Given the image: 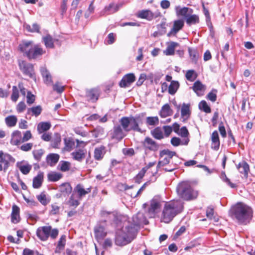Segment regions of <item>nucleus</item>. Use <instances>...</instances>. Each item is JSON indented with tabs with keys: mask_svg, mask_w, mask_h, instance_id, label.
<instances>
[{
	"mask_svg": "<svg viewBox=\"0 0 255 255\" xmlns=\"http://www.w3.org/2000/svg\"><path fill=\"white\" fill-rule=\"evenodd\" d=\"M100 95V90L99 88H94L87 89L85 93V97L88 102H96Z\"/></svg>",
	"mask_w": 255,
	"mask_h": 255,
	"instance_id": "1a4fd4ad",
	"label": "nucleus"
},
{
	"mask_svg": "<svg viewBox=\"0 0 255 255\" xmlns=\"http://www.w3.org/2000/svg\"><path fill=\"white\" fill-rule=\"evenodd\" d=\"M60 156L57 153H49L46 157V162L50 166H54L59 161Z\"/></svg>",
	"mask_w": 255,
	"mask_h": 255,
	"instance_id": "5701e85b",
	"label": "nucleus"
},
{
	"mask_svg": "<svg viewBox=\"0 0 255 255\" xmlns=\"http://www.w3.org/2000/svg\"><path fill=\"white\" fill-rule=\"evenodd\" d=\"M19 97V91L16 86L12 87V92L11 96V99L13 102H16Z\"/></svg>",
	"mask_w": 255,
	"mask_h": 255,
	"instance_id": "052dcab7",
	"label": "nucleus"
},
{
	"mask_svg": "<svg viewBox=\"0 0 255 255\" xmlns=\"http://www.w3.org/2000/svg\"><path fill=\"white\" fill-rule=\"evenodd\" d=\"M16 166L19 168L21 173L24 175H26L29 173L31 169V166L29 164L19 165V163L18 162L16 163Z\"/></svg>",
	"mask_w": 255,
	"mask_h": 255,
	"instance_id": "49530a36",
	"label": "nucleus"
},
{
	"mask_svg": "<svg viewBox=\"0 0 255 255\" xmlns=\"http://www.w3.org/2000/svg\"><path fill=\"white\" fill-rule=\"evenodd\" d=\"M19 67L24 75L28 76L31 79H36L33 65L32 64L27 63L25 61L23 60L19 62Z\"/></svg>",
	"mask_w": 255,
	"mask_h": 255,
	"instance_id": "423d86ee",
	"label": "nucleus"
},
{
	"mask_svg": "<svg viewBox=\"0 0 255 255\" xmlns=\"http://www.w3.org/2000/svg\"><path fill=\"white\" fill-rule=\"evenodd\" d=\"M45 53V51L43 49L41 45L39 44H34L27 52L26 57L29 60L36 59L42 56Z\"/></svg>",
	"mask_w": 255,
	"mask_h": 255,
	"instance_id": "0eeeda50",
	"label": "nucleus"
},
{
	"mask_svg": "<svg viewBox=\"0 0 255 255\" xmlns=\"http://www.w3.org/2000/svg\"><path fill=\"white\" fill-rule=\"evenodd\" d=\"M164 155H167V158L170 160L173 157L171 153V150L168 149H163L160 151L159 156L160 159L162 158Z\"/></svg>",
	"mask_w": 255,
	"mask_h": 255,
	"instance_id": "680f3d73",
	"label": "nucleus"
},
{
	"mask_svg": "<svg viewBox=\"0 0 255 255\" xmlns=\"http://www.w3.org/2000/svg\"><path fill=\"white\" fill-rule=\"evenodd\" d=\"M120 123L126 132L133 130L142 133L141 129L139 127V124L133 119V116L123 117L120 120Z\"/></svg>",
	"mask_w": 255,
	"mask_h": 255,
	"instance_id": "20e7f679",
	"label": "nucleus"
},
{
	"mask_svg": "<svg viewBox=\"0 0 255 255\" xmlns=\"http://www.w3.org/2000/svg\"><path fill=\"white\" fill-rule=\"evenodd\" d=\"M205 86L203 85L199 80L196 81L193 86L191 88L193 90L198 94V91H202L204 90Z\"/></svg>",
	"mask_w": 255,
	"mask_h": 255,
	"instance_id": "c03bdc74",
	"label": "nucleus"
},
{
	"mask_svg": "<svg viewBox=\"0 0 255 255\" xmlns=\"http://www.w3.org/2000/svg\"><path fill=\"white\" fill-rule=\"evenodd\" d=\"M17 118L13 115L9 116L5 119V123L9 127L14 126L17 123Z\"/></svg>",
	"mask_w": 255,
	"mask_h": 255,
	"instance_id": "37998d69",
	"label": "nucleus"
},
{
	"mask_svg": "<svg viewBox=\"0 0 255 255\" xmlns=\"http://www.w3.org/2000/svg\"><path fill=\"white\" fill-rule=\"evenodd\" d=\"M44 153V151L42 149L34 150L32 152L34 159L38 161L40 160L41 157L43 155Z\"/></svg>",
	"mask_w": 255,
	"mask_h": 255,
	"instance_id": "4d7b16f0",
	"label": "nucleus"
},
{
	"mask_svg": "<svg viewBox=\"0 0 255 255\" xmlns=\"http://www.w3.org/2000/svg\"><path fill=\"white\" fill-rule=\"evenodd\" d=\"M199 109L206 113H210L211 109L205 100H202L198 105Z\"/></svg>",
	"mask_w": 255,
	"mask_h": 255,
	"instance_id": "a19ab883",
	"label": "nucleus"
},
{
	"mask_svg": "<svg viewBox=\"0 0 255 255\" xmlns=\"http://www.w3.org/2000/svg\"><path fill=\"white\" fill-rule=\"evenodd\" d=\"M218 90L215 89H212V90L207 95V99L212 102H215L217 100V94Z\"/></svg>",
	"mask_w": 255,
	"mask_h": 255,
	"instance_id": "3c124183",
	"label": "nucleus"
},
{
	"mask_svg": "<svg viewBox=\"0 0 255 255\" xmlns=\"http://www.w3.org/2000/svg\"><path fill=\"white\" fill-rule=\"evenodd\" d=\"M20 209L16 205L14 204L12 206V212L11 213V222L13 224H17L20 221L19 215Z\"/></svg>",
	"mask_w": 255,
	"mask_h": 255,
	"instance_id": "a211bd4d",
	"label": "nucleus"
},
{
	"mask_svg": "<svg viewBox=\"0 0 255 255\" xmlns=\"http://www.w3.org/2000/svg\"><path fill=\"white\" fill-rule=\"evenodd\" d=\"M136 16L138 18L151 20L153 18L154 14L149 9H144L139 11L136 14Z\"/></svg>",
	"mask_w": 255,
	"mask_h": 255,
	"instance_id": "412c9836",
	"label": "nucleus"
},
{
	"mask_svg": "<svg viewBox=\"0 0 255 255\" xmlns=\"http://www.w3.org/2000/svg\"><path fill=\"white\" fill-rule=\"evenodd\" d=\"M51 231V226H43L39 227L36 230V236L42 241H46L50 237Z\"/></svg>",
	"mask_w": 255,
	"mask_h": 255,
	"instance_id": "9b49d317",
	"label": "nucleus"
},
{
	"mask_svg": "<svg viewBox=\"0 0 255 255\" xmlns=\"http://www.w3.org/2000/svg\"><path fill=\"white\" fill-rule=\"evenodd\" d=\"M179 45V44L178 43L171 41L168 45L166 50L163 52L166 55H173L175 53V47Z\"/></svg>",
	"mask_w": 255,
	"mask_h": 255,
	"instance_id": "c85d7f7f",
	"label": "nucleus"
},
{
	"mask_svg": "<svg viewBox=\"0 0 255 255\" xmlns=\"http://www.w3.org/2000/svg\"><path fill=\"white\" fill-rule=\"evenodd\" d=\"M146 115V113H141L138 114H136L133 119L139 124L141 125L143 123V121Z\"/></svg>",
	"mask_w": 255,
	"mask_h": 255,
	"instance_id": "13d9d810",
	"label": "nucleus"
},
{
	"mask_svg": "<svg viewBox=\"0 0 255 255\" xmlns=\"http://www.w3.org/2000/svg\"><path fill=\"white\" fill-rule=\"evenodd\" d=\"M197 75L194 70H189L187 71L185 77L190 81H193L197 78Z\"/></svg>",
	"mask_w": 255,
	"mask_h": 255,
	"instance_id": "864d4df0",
	"label": "nucleus"
},
{
	"mask_svg": "<svg viewBox=\"0 0 255 255\" xmlns=\"http://www.w3.org/2000/svg\"><path fill=\"white\" fill-rule=\"evenodd\" d=\"M124 219L125 217L120 213L115 212L113 213L112 220L111 224H114L116 228H120L119 229H122L123 227H125L124 224L123 225Z\"/></svg>",
	"mask_w": 255,
	"mask_h": 255,
	"instance_id": "2eb2a0df",
	"label": "nucleus"
},
{
	"mask_svg": "<svg viewBox=\"0 0 255 255\" xmlns=\"http://www.w3.org/2000/svg\"><path fill=\"white\" fill-rule=\"evenodd\" d=\"M42 109L41 106L38 105L36 107H33L30 108H28L27 110V114H29L30 112L32 113V116L37 117L40 115Z\"/></svg>",
	"mask_w": 255,
	"mask_h": 255,
	"instance_id": "79ce46f5",
	"label": "nucleus"
},
{
	"mask_svg": "<svg viewBox=\"0 0 255 255\" xmlns=\"http://www.w3.org/2000/svg\"><path fill=\"white\" fill-rule=\"evenodd\" d=\"M72 188L69 183L65 182L61 184L59 188V191L64 196L68 195L72 192Z\"/></svg>",
	"mask_w": 255,
	"mask_h": 255,
	"instance_id": "b1692460",
	"label": "nucleus"
},
{
	"mask_svg": "<svg viewBox=\"0 0 255 255\" xmlns=\"http://www.w3.org/2000/svg\"><path fill=\"white\" fill-rule=\"evenodd\" d=\"M181 114L182 118H186V119L189 118L191 112L190 110V104L183 103L181 109Z\"/></svg>",
	"mask_w": 255,
	"mask_h": 255,
	"instance_id": "7c9ffc66",
	"label": "nucleus"
},
{
	"mask_svg": "<svg viewBox=\"0 0 255 255\" xmlns=\"http://www.w3.org/2000/svg\"><path fill=\"white\" fill-rule=\"evenodd\" d=\"M171 144L174 146H178L181 144L182 141L179 137H173L170 140Z\"/></svg>",
	"mask_w": 255,
	"mask_h": 255,
	"instance_id": "774afa93",
	"label": "nucleus"
},
{
	"mask_svg": "<svg viewBox=\"0 0 255 255\" xmlns=\"http://www.w3.org/2000/svg\"><path fill=\"white\" fill-rule=\"evenodd\" d=\"M173 114V111L170 108L168 104L164 105L159 112V115L161 118H165L171 116Z\"/></svg>",
	"mask_w": 255,
	"mask_h": 255,
	"instance_id": "393cba45",
	"label": "nucleus"
},
{
	"mask_svg": "<svg viewBox=\"0 0 255 255\" xmlns=\"http://www.w3.org/2000/svg\"><path fill=\"white\" fill-rule=\"evenodd\" d=\"M145 173L146 172L145 171V170L142 169L138 172V173L134 177L135 182L137 184H140L141 182V179L144 177Z\"/></svg>",
	"mask_w": 255,
	"mask_h": 255,
	"instance_id": "bf43d9fd",
	"label": "nucleus"
},
{
	"mask_svg": "<svg viewBox=\"0 0 255 255\" xmlns=\"http://www.w3.org/2000/svg\"><path fill=\"white\" fill-rule=\"evenodd\" d=\"M188 51L192 62L196 64L200 57V54L198 50L196 48L188 47Z\"/></svg>",
	"mask_w": 255,
	"mask_h": 255,
	"instance_id": "4be33fe9",
	"label": "nucleus"
},
{
	"mask_svg": "<svg viewBox=\"0 0 255 255\" xmlns=\"http://www.w3.org/2000/svg\"><path fill=\"white\" fill-rule=\"evenodd\" d=\"M71 154L73 159L78 161H81L85 157V152L82 149L73 152Z\"/></svg>",
	"mask_w": 255,
	"mask_h": 255,
	"instance_id": "c9c22d12",
	"label": "nucleus"
},
{
	"mask_svg": "<svg viewBox=\"0 0 255 255\" xmlns=\"http://www.w3.org/2000/svg\"><path fill=\"white\" fill-rule=\"evenodd\" d=\"M237 168L240 173L244 175V178L247 179L248 177V173L250 171L249 164L245 161H242L237 165Z\"/></svg>",
	"mask_w": 255,
	"mask_h": 255,
	"instance_id": "f3484780",
	"label": "nucleus"
},
{
	"mask_svg": "<svg viewBox=\"0 0 255 255\" xmlns=\"http://www.w3.org/2000/svg\"><path fill=\"white\" fill-rule=\"evenodd\" d=\"M91 132L94 137H98L104 134V129L100 126H98L91 131Z\"/></svg>",
	"mask_w": 255,
	"mask_h": 255,
	"instance_id": "603ef678",
	"label": "nucleus"
},
{
	"mask_svg": "<svg viewBox=\"0 0 255 255\" xmlns=\"http://www.w3.org/2000/svg\"><path fill=\"white\" fill-rule=\"evenodd\" d=\"M135 81V76L133 73H128L125 75L119 83V86L122 88L129 87Z\"/></svg>",
	"mask_w": 255,
	"mask_h": 255,
	"instance_id": "ddd939ff",
	"label": "nucleus"
},
{
	"mask_svg": "<svg viewBox=\"0 0 255 255\" xmlns=\"http://www.w3.org/2000/svg\"><path fill=\"white\" fill-rule=\"evenodd\" d=\"M229 215L240 225L249 224L253 217V210L249 206L241 203H237L233 206L229 211Z\"/></svg>",
	"mask_w": 255,
	"mask_h": 255,
	"instance_id": "f257e3e1",
	"label": "nucleus"
},
{
	"mask_svg": "<svg viewBox=\"0 0 255 255\" xmlns=\"http://www.w3.org/2000/svg\"><path fill=\"white\" fill-rule=\"evenodd\" d=\"M220 178L224 182H226L232 188H235L237 187L236 184L231 182L230 180L227 177L225 172H222Z\"/></svg>",
	"mask_w": 255,
	"mask_h": 255,
	"instance_id": "5fc2aeb1",
	"label": "nucleus"
},
{
	"mask_svg": "<svg viewBox=\"0 0 255 255\" xmlns=\"http://www.w3.org/2000/svg\"><path fill=\"white\" fill-rule=\"evenodd\" d=\"M43 180V173H38V175L33 179L32 187L35 189L39 188L42 185Z\"/></svg>",
	"mask_w": 255,
	"mask_h": 255,
	"instance_id": "bb28decb",
	"label": "nucleus"
},
{
	"mask_svg": "<svg viewBox=\"0 0 255 255\" xmlns=\"http://www.w3.org/2000/svg\"><path fill=\"white\" fill-rule=\"evenodd\" d=\"M184 25V21L182 19L176 20L173 22V31L175 32H178L179 30L182 29Z\"/></svg>",
	"mask_w": 255,
	"mask_h": 255,
	"instance_id": "4c0bfd02",
	"label": "nucleus"
},
{
	"mask_svg": "<svg viewBox=\"0 0 255 255\" xmlns=\"http://www.w3.org/2000/svg\"><path fill=\"white\" fill-rule=\"evenodd\" d=\"M176 14L178 16H183L184 19L186 18V17L189 15V10H190V13H192L193 12V10L187 7H184L182 8H180L179 9H178V7H176Z\"/></svg>",
	"mask_w": 255,
	"mask_h": 255,
	"instance_id": "473e14b6",
	"label": "nucleus"
},
{
	"mask_svg": "<svg viewBox=\"0 0 255 255\" xmlns=\"http://www.w3.org/2000/svg\"><path fill=\"white\" fill-rule=\"evenodd\" d=\"M146 123L148 126H156L159 124V119L157 116L148 117L146 118Z\"/></svg>",
	"mask_w": 255,
	"mask_h": 255,
	"instance_id": "de8ad7c7",
	"label": "nucleus"
},
{
	"mask_svg": "<svg viewBox=\"0 0 255 255\" xmlns=\"http://www.w3.org/2000/svg\"><path fill=\"white\" fill-rule=\"evenodd\" d=\"M177 214L171 208V206L165 204L162 213V221L165 223H169Z\"/></svg>",
	"mask_w": 255,
	"mask_h": 255,
	"instance_id": "6e6552de",
	"label": "nucleus"
},
{
	"mask_svg": "<svg viewBox=\"0 0 255 255\" xmlns=\"http://www.w3.org/2000/svg\"><path fill=\"white\" fill-rule=\"evenodd\" d=\"M178 196L185 201H191L197 198L198 193L193 189L187 181H183L178 184L176 187Z\"/></svg>",
	"mask_w": 255,
	"mask_h": 255,
	"instance_id": "f03ea898",
	"label": "nucleus"
},
{
	"mask_svg": "<svg viewBox=\"0 0 255 255\" xmlns=\"http://www.w3.org/2000/svg\"><path fill=\"white\" fill-rule=\"evenodd\" d=\"M166 22L162 21L161 23L157 25V27L158 29L161 28V30L159 31V35H162L166 33Z\"/></svg>",
	"mask_w": 255,
	"mask_h": 255,
	"instance_id": "0e129e2a",
	"label": "nucleus"
},
{
	"mask_svg": "<svg viewBox=\"0 0 255 255\" xmlns=\"http://www.w3.org/2000/svg\"><path fill=\"white\" fill-rule=\"evenodd\" d=\"M212 145L211 148L215 150H218L219 149L220 142L218 132L215 130L211 135Z\"/></svg>",
	"mask_w": 255,
	"mask_h": 255,
	"instance_id": "aec40b11",
	"label": "nucleus"
},
{
	"mask_svg": "<svg viewBox=\"0 0 255 255\" xmlns=\"http://www.w3.org/2000/svg\"><path fill=\"white\" fill-rule=\"evenodd\" d=\"M160 207V198L158 196H155L150 201V206L148 209V212L150 214H154Z\"/></svg>",
	"mask_w": 255,
	"mask_h": 255,
	"instance_id": "dca6fc26",
	"label": "nucleus"
},
{
	"mask_svg": "<svg viewBox=\"0 0 255 255\" xmlns=\"http://www.w3.org/2000/svg\"><path fill=\"white\" fill-rule=\"evenodd\" d=\"M219 130L221 136L225 137L227 136V132L223 122H220L219 125Z\"/></svg>",
	"mask_w": 255,
	"mask_h": 255,
	"instance_id": "338daca9",
	"label": "nucleus"
},
{
	"mask_svg": "<svg viewBox=\"0 0 255 255\" xmlns=\"http://www.w3.org/2000/svg\"><path fill=\"white\" fill-rule=\"evenodd\" d=\"M150 133L153 137L157 140H161L164 137L161 128L159 127L155 128L153 130H151L150 131Z\"/></svg>",
	"mask_w": 255,
	"mask_h": 255,
	"instance_id": "c756f323",
	"label": "nucleus"
},
{
	"mask_svg": "<svg viewBox=\"0 0 255 255\" xmlns=\"http://www.w3.org/2000/svg\"><path fill=\"white\" fill-rule=\"evenodd\" d=\"M51 127V124L49 122H42L37 125V130L39 133L48 130Z\"/></svg>",
	"mask_w": 255,
	"mask_h": 255,
	"instance_id": "2f4dec72",
	"label": "nucleus"
},
{
	"mask_svg": "<svg viewBox=\"0 0 255 255\" xmlns=\"http://www.w3.org/2000/svg\"><path fill=\"white\" fill-rule=\"evenodd\" d=\"M179 83L177 81H172L168 87V93L170 95H174L179 88Z\"/></svg>",
	"mask_w": 255,
	"mask_h": 255,
	"instance_id": "f704fd0d",
	"label": "nucleus"
},
{
	"mask_svg": "<svg viewBox=\"0 0 255 255\" xmlns=\"http://www.w3.org/2000/svg\"><path fill=\"white\" fill-rule=\"evenodd\" d=\"M139 215V214L134 215L132 218V222L129 221L125 222L124 224L126 226V229L128 233L136 234L141 223V221L138 217Z\"/></svg>",
	"mask_w": 255,
	"mask_h": 255,
	"instance_id": "39448f33",
	"label": "nucleus"
},
{
	"mask_svg": "<svg viewBox=\"0 0 255 255\" xmlns=\"http://www.w3.org/2000/svg\"><path fill=\"white\" fill-rule=\"evenodd\" d=\"M61 141V135L59 133H55L51 140V146L53 148H58Z\"/></svg>",
	"mask_w": 255,
	"mask_h": 255,
	"instance_id": "ea45409f",
	"label": "nucleus"
},
{
	"mask_svg": "<svg viewBox=\"0 0 255 255\" xmlns=\"http://www.w3.org/2000/svg\"><path fill=\"white\" fill-rule=\"evenodd\" d=\"M74 191L78 193L79 198H81L86 195L85 189H84L83 186L80 184L76 185L74 189Z\"/></svg>",
	"mask_w": 255,
	"mask_h": 255,
	"instance_id": "09e8293b",
	"label": "nucleus"
},
{
	"mask_svg": "<svg viewBox=\"0 0 255 255\" xmlns=\"http://www.w3.org/2000/svg\"><path fill=\"white\" fill-rule=\"evenodd\" d=\"M134 233H128L126 226L122 229H118L115 234V243L117 246L123 247L131 242L135 238Z\"/></svg>",
	"mask_w": 255,
	"mask_h": 255,
	"instance_id": "7ed1b4c3",
	"label": "nucleus"
},
{
	"mask_svg": "<svg viewBox=\"0 0 255 255\" xmlns=\"http://www.w3.org/2000/svg\"><path fill=\"white\" fill-rule=\"evenodd\" d=\"M107 222L106 220H102L94 228L95 238L97 239H103L107 235L105 232V226Z\"/></svg>",
	"mask_w": 255,
	"mask_h": 255,
	"instance_id": "9d476101",
	"label": "nucleus"
},
{
	"mask_svg": "<svg viewBox=\"0 0 255 255\" xmlns=\"http://www.w3.org/2000/svg\"><path fill=\"white\" fill-rule=\"evenodd\" d=\"M105 147L103 146L99 148H96L94 151V157L95 159L100 160L103 157V150Z\"/></svg>",
	"mask_w": 255,
	"mask_h": 255,
	"instance_id": "8fccbe9b",
	"label": "nucleus"
},
{
	"mask_svg": "<svg viewBox=\"0 0 255 255\" xmlns=\"http://www.w3.org/2000/svg\"><path fill=\"white\" fill-rule=\"evenodd\" d=\"M27 103L28 105L33 104L35 100V96L31 93L30 91H27Z\"/></svg>",
	"mask_w": 255,
	"mask_h": 255,
	"instance_id": "69168bd1",
	"label": "nucleus"
},
{
	"mask_svg": "<svg viewBox=\"0 0 255 255\" xmlns=\"http://www.w3.org/2000/svg\"><path fill=\"white\" fill-rule=\"evenodd\" d=\"M68 204L70 207L76 208L80 204V202L78 200L74 199L73 195H72L68 201Z\"/></svg>",
	"mask_w": 255,
	"mask_h": 255,
	"instance_id": "e2e57ef3",
	"label": "nucleus"
},
{
	"mask_svg": "<svg viewBox=\"0 0 255 255\" xmlns=\"http://www.w3.org/2000/svg\"><path fill=\"white\" fill-rule=\"evenodd\" d=\"M43 41L47 48H52L54 47L53 38L50 34H47L42 38Z\"/></svg>",
	"mask_w": 255,
	"mask_h": 255,
	"instance_id": "58836bf2",
	"label": "nucleus"
},
{
	"mask_svg": "<svg viewBox=\"0 0 255 255\" xmlns=\"http://www.w3.org/2000/svg\"><path fill=\"white\" fill-rule=\"evenodd\" d=\"M168 205L171 206V208L176 212L177 215L181 213L183 210V203L180 201H177L169 203Z\"/></svg>",
	"mask_w": 255,
	"mask_h": 255,
	"instance_id": "a878e982",
	"label": "nucleus"
},
{
	"mask_svg": "<svg viewBox=\"0 0 255 255\" xmlns=\"http://www.w3.org/2000/svg\"><path fill=\"white\" fill-rule=\"evenodd\" d=\"M191 13H189L185 19L187 24L190 26L199 23L200 22L199 16L196 14H191Z\"/></svg>",
	"mask_w": 255,
	"mask_h": 255,
	"instance_id": "cd10ccee",
	"label": "nucleus"
},
{
	"mask_svg": "<svg viewBox=\"0 0 255 255\" xmlns=\"http://www.w3.org/2000/svg\"><path fill=\"white\" fill-rule=\"evenodd\" d=\"M143 146L146 149H148L152 151H156L158 150L160 145L151 138L147 136L142 142Z\"/></svg>",
	"mask_w": 255,
	"mask_h": 255,
	"instance_id": "f8f14e48",
	"label": "nucleus"
},
{
	"mask_svg": "<svg viewBox=\"0 0 255 255\" xmlns=\"http://www.w3.org/2000/svg\"><path fill=\"white\" fill-rule=\"evenodd\" d=\"M34 44V42L32 40H22L19 44L18 50L23 53V55L27 56V52Z\"/></svg>",
	"mask_w": 255,
	"mask_h": 255,
	"instance_id": "4468645a",
	"label": "nucleus"
},
{
	"mask_svg": "<svg viewBox=\"0 0 255 255\" xmlns=\"http://www.w3.org/2000/svg\"><path fill=\"white\" fill-rule=\"evenodd\" d=\"M115 212H108L105 210H102L100 213L101 217L103 218V220H106L111 223L113 217V213Z\"/></svg>",
	"mask_w": 255,
	"mask_h": 255,
	"instance_id": "a18cd8bd",
	"label": "nucleus"
},
{
	"mask_svg": "<svg viewBox=\"0 0 255 255\" xmlns=\"http://www.w3.org/2000/svg\"><path fill=\"white\" fill-rule=\"evenodd\" d=\"M63 176V175L56 172H51L47 174L48 180L51 182H56L60 180Z\"/></svg>",
	"mask_w": 255,
	"mask_h": 255,
	"instance_id": "e433bc0d",
	"label": "nucleus"
},
{
	"mask_svg": "<svg viewBox=\"0 0 255 255\" xmlns=\"http://www.w3.org/2000/svg\"><path fill=\"white\" fill-rule=\"evenodd\" d=\"M120 5L114 3H111L105 7V11L108 14L114 13L119 10Z\"/></svg>",
	"mask_w": 255,
	"mask_h": 255,
	"instance_id": "72a5a7b5",
	"label": "nucleus"
},
{
	"mask_svg": "<svg viewBox=\"0 0 255 255\" xmlns=\"http://www.w3.org/2000/svg\"><path fill=\"white\" fill-rule=\"evenodd\" d=\"M126 134L124 133L120 125L115 126L112 134V138L116 139L118 141H121Z\"/></svg>",
	"mask_w": 255,
	"mask_h": 255,
	"instance_id": "6ab92c4d",
	"label": "nucleus"
},
{
	"mask_svg": "<svg viewBox=\"0 0 255 255\" xmlns=\"http://www.w3.org/2000/svg\"><path fill=\"white\" fill-rule=\"evenodd\" d=\"M60 166V169L62 172L68 171L70 168V163L66 161H61L59 164Z\"/></svg>",
	"mask_w": 255,
	"mask_h": 255,
	"instance_id": "6e6d98bb",
	"label": "nucleus"
}]
</instances>
